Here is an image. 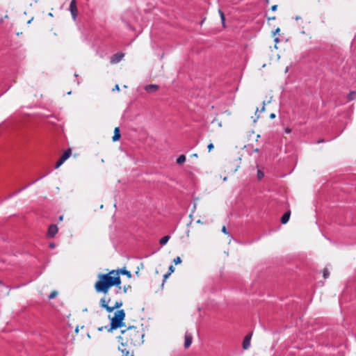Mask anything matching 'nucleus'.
Listing matches in <instances>:
<instances>
[{
  "label": "nucleus",
  "instance_id": "17",
  "mask_svg": "<svg viewBox=\"0 0 356 356\" xmlns=\"http://www.w3.org/2000/svg\"><path fill=\"white\" fill-rule=\"evenodd\" d=\"M170 238V236H165L162 237L159 241V243L161 245H165L168 243V241H169Z\"/></svg>",
  "mask_w": 356,
  "mask_h": 356
},
{
  "label": "nucleus",
  "instance_id": "46",
  "mask_svg": "<svg viewBox=\"0 0 356 356\" xmlns=\"http://www.w3.org/2000/svg\"><path fill=\"white\" fill-rule=\"evenodd\" d=\"M258 112H259V109H258V108H257L256 112H255V114L257 115V113Z\"/></svg>",
  "mask_w": 356,
  "mask_h": 356
},
{
  "label": "nucleus",
  "instance_id": "14",
  "mask_svg": "<svg viewBox=\"0 0 356 356\" xmlns=\"http://www.w3.org/2000/svg\"><path fill=\"white\" fill-rule=\"evenodd\" d=\"M290 216H291V211H286L282 217L281 218V222L282 224H286L289 220V218H290Z\"/></svg>",
  "mask_w": 356,
  "mask_h": 356
},
{
  "label": "nucleus",
  "instance_id": "43",
  "mask_svg": "<svg viewBox=\"0 0 356 356\" xmlns=\"http://www.w3.org/2000/svg\"><path fill=\"white\" fill-rule=\"evenodd\" d=\"M104 327H100L98 328V330L99 331H102L104 330Z\"/></svg>",
  "mask_w": 356,
  "mask_h": 356
},
{
  "label": "nucleus",
  "instance_id": "36",
  "mask_svg": "<svg viewBox=\"0 0 356 356\" xmlns=\"http://www.w3.org/2000/svg\"><path fill=\"white\" fill-rule=\"evenodd\" d=\"M255 138H256V139H255V140H256V141H257V140H258V139L260 138V135H259V134H257V135L255 136Z\"/></svg>",
  "mask_w": 356,
  "mask_h": 356
},
{
  "label": "nucleus",
  "instance_id": "13",
  "mask_svg": "<svg viewBox=\"0 0 356 356\" xmlns=\"http://www.w3.org/2000/svg\"><path fill=\"white\" fill-rule=\"evenodd\" d=\"M120 137H121V135H120V128L118 127H117L114 129V134L112 138L113 141L115 142V141L119 140Z\"/></svg>",
  "mask_w": 356,
  "mask_h": 356
},
{
  "label": "nucleus",
  "instance_id": "6",
  "mask_svg": "<svg viewBox=\"0 0 356 356\" xmlns=\"http://www.w3.org/2000/svg\"><path fill=\"white\" fill-rule=\"evenodd\" d=\"M111 273H114V274L110 275V276L115 277L116 274H117V276H118L119 278H120V274L124 275L129 278H131L132 276L131 272L127 270L125 268L118 269V270H112L109 271L107 274H111Z\"/></svg>",
  "mask_w": 356,
  "mask_h": 356
},
{
  "label": "nucleus",
  "instance_id": "10",
  "mask_svg": "<svg viewBox=\"0 0 356 356\" xmlns=\"http://www.w3.org/2000/svg\"><path fill=\"white\" fill-rule=\"evenodd\" d=\"M251 338H252V333H250L245 337L243 341V344H242L243 348L244 350H247L249 348V347L250 346Z\"/></svg>",
  "mask_w": 356,
  "mask_h": 356
},
{
  "label": "nucleus",
  "instance_id": "30",
  "mask_svg": "<svg viewBox=\"0 0 356 356\" xmlns=\"http://www.w3.org/2000/svg\"><path fill=\"white\" fill-rule=\"evenodd\" d=\"M255 135V132L254 131H251L249 132V137H252Z\"/></svg>",
  "mask_w": 356,
  "mask_h": 356
},
{
  "label": "nucleus",
  "instance_id": "37",
  "mask_svg": "<svg viewBox=\"0 0 356 356\" xmlns=\"http://www.w3.org/2000/svg\"><path fill=\"white\" fill-rule=\"evenodd\" d=\"M228 170H229V172H236V171L237 170V169H228Z\"/></svg>",
  "mask_w": 356,
  "mask_h": 356
},
{
  "label": "nucleus",
  "instance_id": "9",
  "mask_svg": "<svg viewBox=\"0 0 356 356\" xmlns=\"http://www.w3.org/2000/svg\"><path fill=\"white\" fill-rule=\"evenodd\" d=\"M58 229L56 225H51L47 231V236L53 238L58 233Z\"/></svg>",
  "mask_w": 356,
  "mask_h": 356
},
{
  "label": "nucleus",
  "instance_id": "49",
  "mask_svg": "<svg viewBox=\"0 0 356 356\" xmlns=\"http://www.w3.org/2000/svg\"><path fill=\"white\" fill-rule=\"evenodd\" d=\"M323 142V140H318V143Z\"/></svg>",
  "mask_w": 356,
  "mask_h": 356
},
{
  "label": "nucleus",
  "instance_id": "32",
  "mask_svg": "<svg viewBox=\"0 0 356 356\" xmlns=\"http://www.w3.org/2000/svg\"><path fill=\"white\" fill-rule=\"evenodd\" d=\"M170 275V273H166V274H165V275H163L164 280H165L168 277V276H169Z\"/></svg>",
  "mask_w": 356,
  "mask_h": 356
},
{
  "label": "nucleus",
  "instance_id": "44",
  "mask_svg": "<svg viewBox=\"0 0 356 356\" xmlns=\"http://www.w3.org/2000/svg\"><path fill=\"white\" fill-rule=\"evenodd\" d=\"M78 332H79V326H77V327H76V329H75V332H76V333H78Z\"/></svg>",
  "mask_w": 356,
  "mask_h": 356
},
{
  "label": "nucleus",
  "instance_id": "48",
  "mask_svg": "<svg viewBox=\"0 0 356 356\" xmlns=\"http://www.w3.org/2000/svg\"><path fill=\"white\" fill-rule=\"evenodd\" d=\"M323 142V140H318V143Z\"/></svg>",
  "mask_w": 356,
  "mask_h": 356
},
{
  "label": "nucleus",
  "instance_id": "45",
  "mask_svg": "<svg viewBox=\"0 0 356 356\" xmlns=\"http://www.w3.org/2000/svg\"><path fill=\"white\" fill-rule=\"evenodd\" d=\"M192 156L197 157V154H192Z\"/></svg>",
  "mask_w": 356,
  "mask_h": 356
},
{
  "label": "nucleus",
  "instance_id": "39",
  "mask_svg": "<svg viewBox=\"0 0 356 356\" xmlns=\"http://www.w3.org/2000/svg\"><path fill=\"white\" fill-rule=\"evenodd\" d=\"M274 41H275V43H277L279 42V38H275L274 39Z\"/></svg>",
  "mask_w": 356,
  "mask_h": 356
},
{
  "label": "nucleus",
  "instance_id": "35",
  "mask_svg": "<svg viewBox=\"0 0 356 356\" xmlns=\"http://www.w3.org/2000/svg\"><path fill=\"white\" fill-rule=\"evenodd\" d=\"M49 247H50L51 248H55V244H54V243H50V244H49Z\"/></svg>",
  "mask_w": 356,
  "mask_h": 356
},
{
  "label": "nucleus",
  "instance_id": "3",
  "mask_svg": "<svg viewBox=\"0 0 356 356\" xmlns=\"http://www.w3.org/2000/svg\"><path fill=\"white\" fill-rule=\"evenodd\" d=\"M125 312L123 309L117 310L112 318H111L110 327H105L108 332L120 328L124 325Z\"/></svg>",
  "mask_w": 356,
  "mask_h": 356
},
{
  "label": "nucleus",
  "instance_id": "29",
  "mask_svg": "<svg viewBox=\"0 0 356 356\" xmlns=\"http://www.w3.org/2000/svg\"><path fill=\"white\" fill-rule=\"evenodd\" d=\"M277 8V5H273L271 6V10L273 11H275Z\"/></svg>",
  "mask_w": 356,
  "mask_h": 356
},
{
  "label": "nucleus",
  "instance_id": "16",
  "mask_svg": "<svg viewBox=\"0 0 356 356\" xmlns=\"http://www.w3.org/2000/svg\"><path fill=\"white\" fill-rule=\"evenodd\" d=\"M186 161V156L184 154L180 155L177 159V163L179 165L183 164Z\"/></svg>",
  "mask_w": 356,
  "mask_h": 356
},
{
  "label": "nucleus",
  "instance_id": "40",
  "mask_svg": "<svg viewBox=\"0 0 356 356\" xmlns=\"http://www.w3.org/2000/svg\"><path fill=\"white\" fill-rule=\"evenodd\" d=\"M275 20V17H268V20Z\"/></svg>",
  "mask_w": 356,
  "mask_h": 356
},
{
  "label": "nucleus",
  "instance_id": "34",
  "mask_svg": "<svg viewBox=\"0 0 356 356\" xmlns=\"http://www.w3.org/2000/svg\"><path fill=\"white\" fill-rule=\"evenodd\" d=\"M275 118V113H271V114L270 115V119H274Z\"/></svg>",
  "mask_w": 356,
  "mask_h": 356
},
{
  "label": "nucleus",
  "instance_id": "20",
  "mask_svg": "<svg viewBox=\"0 0 356 356\" xmlns=\"http://www.w3.org/2000/svg\"><path fill=\"white\" fill-rule=\"evenodd\" d=\"M330 275V272L327 268H325L323 272V276L324 279H327Z\"/></svg>",
  "mask_w": 356,
  "mask_h": 356
},
{
  "label": "nucleus",
  "instance_id": "2",
  "mask_svg": "<svg viewBox=\"0 0 356 356\" xmlns=\"http://www.w3.org/2000/svg\"><path fill=\"white\" fill-rule=\"evenodd\" d=\"M144 336L143 329L140 327L132 325L122 330L117 337L120 343L118 350L121 352L122 356H134L133 347L142 344Z\"/></svg>",
  "mask_w": 356,
  "mask_h": 356
},
{
  "label": "nucleus",
  "instance_id": "33",
  "mask_svg": "<svg viewBox=\"0 0 356 356\" xmlns=\"http://www.w3.org/2000/svg\"><path fill=\"white\" fill-rule=\"evenodd\" d=\"M120 90V87L118 84L115 85V88L113 89V90Z\"/></svg>",
  "mask_w": 356,
  "mask_h": 356
},
{
  "label": "nucleus",
  "instance_id": "42",
  "mask_svg": "<svg viewBox=\"0 0 356 356\" xmlns=\"http://www.w3.org/2000/svg\"><path fill=\"white\" fill-rule=\"evenodd\" d=\"M196 222H197V223H200V224H202V223H203V222H202L200 220H197L196 221Z\"/></svg>",
  "mask_w": 356,
  "mask_h": 356
},
{
  "label": "nucleus",
  "instance_id": "28",
  "mask_svg": "<svg viewBox=\"0 0 356 356\" xmlns=\"http://www.w3.org/2000/svg\"><path fill=\"white\" fill-rule=\"evenodd\" d=\"M284 131L286 134H290L291 132V129L289 127H286V128H285Z\"/></svg>",
  "mask_w": 356,
  "mask_h": 356
},
{
  "label": "nucleus",
  "instance_id": "26",
  "mask_svg": "<svg viewBox=\"0 0 356 356\" xmlns=\"http://www.w3.org/2000/svg\"><path fill=\"white\" fill-rule=\"evenodd\" d=\"M174 271H175V268H174V266H172V265H171V266L169 267V273H168L171 274V273H173Z\"/></svg>",
  "mask_w": 356,
  "mask_h": 356
},
{
  "label": "nucleus",
  "instance_id": "27",
  "mask_svg": "<svg viewBox=\"0 0 356 356\" xmlns=\"http://www.w3.org/2000/svg\"><path fill=\"white\" fill-rule=\"evenodd\" d=\"M280 28H277L273 32V35H276L277 33H280Z\"/></svg>",
  "mask_w": 356,
  "mask_h": 356
},
{
  "label": "nucleus",
  "instance_id": "23",
  "mask_svg": "<svg viewBox=\"0 0 356 356\" xmlns=\"http://www.w3.org/2000/svg\"><path fill=\"white\" fill-rule=\"evenodd\" d=\"M264 176V173L261 170H258L257 172V177L259 179H261Z\"/></svg>",
  "mask_w": 356,
  "mask_h": 356
},
{
  "label": "nucleus",
  "instance_id": "5",
  "mask_svg": "<svg viewBox=\"0 0 356 356\" xmlns=\"http://www.w3.org/2000/svg\"><path fill=\"white\" fill-rule=\"evenodd\" d=\"M71 154H72V149H71V148H68L67 150H65L64 152L63 155L60 156V158L56 162L55 168H58L67 159L70 158Z\"/></svg>",
  "mask_w": 356,
  "mask_h": 356
},
{
  "label": "nucleus",
  "instance_id": "4",
  "mask_svg": "<svg viewBox=\"0 0 356 356\" xmlns=\"http://www.w3.org/2000/svg\"><path fill=\"white\" fill-rule=\"evenodd\" d=\"M232 120V113L230 111H225L216 116L211 121V124L216 123L218 127L221 128L223 125L229 124Z\"/></svg>",
  "mask_w": 356,
  "mask_h": 356
},
{
  "label": "nucleus",
  "instance_id": "1",
  "mask_svg": "<svg viewBox=\"0 0 356 356\" xmlns=\"http://www.w3.org/2000/svg\"><path fill=\"white\" fill-rule=\"evenodd\" d=\"M114 274L111 273V275ZM94 288L97 293H104L99 300V305L108 313L121 307L122 300L118 296L122 293L121 278L118 276H110V274L100 273L97 276Z\"/></svg>",
  "mask_w": 356,
  "mask_h": 356
},
{
  "label": "nucleus",
  "instance_id": "7",
  "mask_svg": "<svg viewBox=\"0 0 356 356\" xmlns=\"http://www.w3.org/2000/svg\"><path fill=\"white\" fill-rule=\"evenodd\" d=\"M70 10L74 20L76 19L78 10L76 7V0H72L70 5Z\"/></svg>",
  "mask_w": 356,
  "mask_h": 356
},
{
  "label": "nucleus",
  "instance_id": "47",
  "mask_svg": "<svg viewBox=\"0 0 356 356\" xmlns=\"http://www.w3.org/2000/svg\"><path fill=\"white\" fill-rule=\"evenodd\" d=\"M186 234H187V236H189V231L187 232Z\"/></svg>",
  "mask_w": 356,
  "mask_h": 356
},
{
  "label": "nucleus",
  "instance_id": "8",
  "mask_svg": "<svg viewBox=\"0 0 356 356\" xmlns=\"http://www.w3.org/2000/svg\"><path fill=\"white\" fill-rule=\"evenodd\" d=\"M124 56V54L123 53H116L111 56L110 62L111 64L118 63L122 59Z\"/></svg>",
  "mask_w": 356,
  "mask_h": 356
},
{
  "label": "nucleus",
  "instance_id": "38",
  "mask_svg": "<svg viewBox=\"0 0 356 356\" xmlns=\"http://www.w3.org/2000/svg\"><path fill=\"white\" fill-rule=\"evenodd\" d=\"M63 218H64V216L63 215H61V216H59L58 219H59L60 221H62L63 220Z\"/></svg>",
  "mask_w": 356,
  "mask_h": 356
},
{
  "label": "nucleus",
  "instance_id": "15",
  "mask_svg": "<svg viewBox=\"0 0 356 356\" xmlns=\"http://www.w3.org/2000/svg\"><path fill=\"white\" fill-rule=\"evenodd\" d=\"M218 13H219L220 17L222 24L223 27L225 28L226 25H225V14H224V13L221 10H218Z\"/></svg>",
  "mask_w": 356,
  "mask_h": 356
},
{
  "label": "nucleus",
  "instance_id": "31",
  "mask_svg": "<svg viewBox=\"0 0 356 356\" xmlns=\"http://www.w3.org/2000/svg\"><path fill=\"white\" fill-rule=\"evenodd\" d=\"M265 111V103L264 102V105L263 106L261 107V110H260V112H264Z\"/></svg>",
  "mask_w": 356,
  "mask_h": 356
},
{
  "label": "nucleus",
  "instance_id": "25",
  "mask_svg": "<svg viewBox=\"0 0 356 356\" xmlns=\"http://www.w3.org/2000/svg\"><path fill=\"white\" fill-rule=\"evenodd\" d=\"M222 232L224 233L225 234H228V232L227 230V228L225 225L222 226Z\"/></svg>",
  "mask_w": 356,
  "mask_h": 356
},
{
  "label": "nucleus",
  "instance_id": "41",
  "mask_svg": "<svg viewBox=\"0 0 356 356\" xmlns=\"http://www.w3.org/2000/svg\"><path fill=\"white\" fill-rule=\"evenodd\" d=\"M254 152H259V148H256L254 149Z\"/></svg>",
  "mask_w": 356,
  "mask_h": 356
},
{
  "label": "nucleus",
  "instance_id": "21",
  "mask_svg": "<svg viewBox=\"0 0 356 356\" xmlns=\"http://www.w3.org/2000/svg\"><path fill=\"white\" fill-rule=\"evenodd\" d=\"M58 295V292L56 291H53L49 296V299L51 300L56 298Z\"/></svg>",
  "mask_w": 356,
  "mask_h": 356
},
{
  "label": "nucleus",
  "instance_id": "12",
  "mask_svg": "<svg viewBox=\"0 0 356 356\" xmlns=\"http://www.w3.org/2000/svg\"><path fill=\"white\" fill-rule=\"evenodd\" d=\"M193 337L191 334L186 333L185 335L184 347L188 348L192 343Z\"/></svg>",
  "mask_w": 356,
  "mask_h": 356
},
{
  "label": "nucleus",
  "instance_id": "22",
  "mask_svg": "<svg viewBox=\"0 0 356 356\" xmlns=\"http://www.w3.org/2000/svg\"><path fill=\"white\" fill-rule=\"evenodd\" d=\"M174 263L175 264H179L181 262V259L179 257H177L176 258L174 259Z\"/></svg>",
  "mask_w": 356,
  "mask_h": 356
},
{
  "label": "nucleus",
  "instance_id": "50",
  "mask_svg": "<svg viewBox=\"0 0 356 356\" xmlns=\"http://www.w3.org/2000/svg\"><path fill=\"white\" fill-rule=\"evenodd\" d=\"M323 142V140H318V143Z\"/></svg>",
  "mask_w": 356,
  "mask_h": 356
},
{
  "label": "nucleus",
  "instance_id": "19",
  "mask_svg": "<svg viewBox=\"0 0 356 356\" xmlns=\"http://www.w3.org/2000/svg\"><path fill=\"white\" fill-rule=\"evenodd\" d=\"M131 289V286L129 284L124 285L123 288L122 289V293H126L128 291Z\"/></svg>",
  "mask_w": 356,
  "mask_h": 356
},
{
  "label": "nucleus",
  "instance_id": "18",
  "mask_svg": "<svg viewBox=\"0 0 356 356\" xmlns=\"http://www.w3.org/2000/svg\"><path fill=\"white\" fill-rule=\"evenodd\" d=\"M355 97H356V92L355 91H350L347 95V98H348V101L353 100L355 98Z\"/></svg>",
  "mask_w": 356,
  "mask_h": 356
},
{
  "label": "nucleus",
  "instance_id": "11",
  "mask_svg": "<svg viewBox=\"0 0 356 356\" xmlns=\"http://www.w3.org/2000/svg\"><path fill=\"white\" fill-rule=\"evenodd\" d=\"M159 88V86L156 84H150V85H147L145 87V90L149 93L154 92L156 90H158Z\"/></svg>",
  "mask_w": 356,
  "mask_h": 356
},
{
  "label": "nucleus",
  "instance_id": "24",
  "mask_svg": "<svg viewBox=\"0 0 356 356\" xmlns=\"http://www.w3.org/2000/svg\"><path fill=\"white\" fill-rule=\"evenodd\" d=\"M207 148H208L209 152H211L214 148L213 143L209 144L207 146Z\"/></svg>",
  "mask_w": 356,
  "mask_h": 356
}]
</instances>
